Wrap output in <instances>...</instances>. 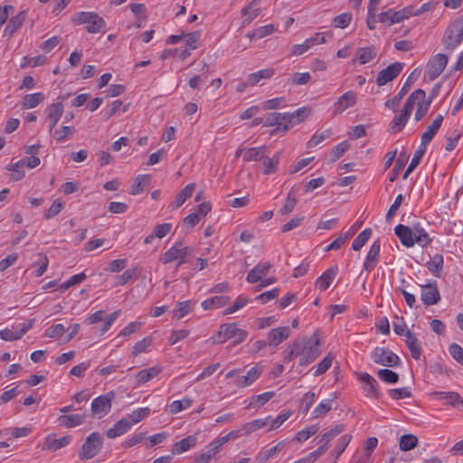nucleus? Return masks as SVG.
<instances>
[{
    "label": "nucleus",
    "mask_w": 463,
    "mask_h": 463,
    "mask_svg": "<svg viewBox=\"0 0 463 463\" xmlns=\"http://www.w3.org/2000/svg\"><path fill=\"white\" fill-rule=\"evenodd\" d=\"M298 351L299 359V365L305 366L311 364L320 354L319 351V339L317 335H313L310 339H300L294 342Z\"/></svg>",
    "instance_id": "obj_1"
},
{
    "label": "nucleus",
    "mask_w": 463,
    "mask_h": 463,
    "mask_svg": "<svg viewBox=\"0 0 463 463\" xmlns=\"http://www.w3.org/2000/svg\"><path fill=\"white\" fill-rule=\"evenodd\" d=\"M463 41V15L458 17L446 29L441 43L446 51L453 52Z\"/></svg>",
    "instance_id": "obj_2"
},
{
    "label": "nucleus",
    "mask_w": 463,
    "mask_h": 463,
    "mask_svg": "<svg viewBox=\"0 0 463 463\" xmlns=\"http://www.w3.org/2000/svg\"><path fill=\"white\" fill-rule=\"evenodd\" d=\"M247 336L248 332L238 327L237 324H223L219 328L217 338H213V343L223 344L230 339H233L232 345L234 346L243 342Z\"/></svg>",
    "instance_id": "obj_3"
},
{
    "label": "nucleus",
    "mask_w": 463,
    "mask_h": 463,
    "mask_svg": "<svg viewBox=\"0 0 463 463\" xmlns=\"http://www.w3.org/2000/svg\"><path fill=\"white\" fill-rule=\"evenodd\" d=\"M192 248L183 246L181 241H177L160 257V261L163 264H168L177 260V266H180L187 262V257L192 254Z\"/></svg>",
    "instance_id": "obj_4"
},
{
    "label": "nucleus",
    "mask_w": 463,
    "mask_h": 463,
    "mask_svg": "<svg viewBox=\"0 0 463 463\" xmlns=\"http://www.w3.org/2000/svg\"><path fill=\"white\" fill-rule=\"evenodd\" d=\"M103 445V437L99 432H92L85 439L79 452L80 460H87L98 455Z\"/></svg>",
    "instance_id": "obj_5"
},
{
    "label": "nucleus",
    "mask_w": 463,
    "mask_h": 463,
    "mask_svg": "<svg viewBox=\"0 0 463 463\" xmlns=\"http://www.w3.org/2000/svg\"><path fill=\"white\" fill-rule=\"evenodd\" d=\"M371 358L375 364L386 367H395L401 363L397 354L384 347H375L371 354Z\"/></svg>",
    "instance_id": "obj_6"
},
{
    "label": "nucleus",
    "mask_w": 463,
    "mask_h": 463,
    "mask_svg": "<svg viewBox=\"0 0 463 463\" xmlns=\"http://www.w3.org/2000/svg\"><path fill=\"white\" fill-rule=\"evenodd\" d=\"M449 58L446 54L438 53L433 56L426 65L425 79L432 81L437 79L448 64Z\"/></svg>",
    "instance_id": "obj_7"
},
{
    "label": "nucleus",
    "mask_w": 463,
    "mask_h": 463,
    "mask_svg": "<svg viewBox=\"0 0 463 463\" xmlns=\"http://www.w3.org/2000/svg\"><path fill=\"white\" fill-rule=\"evenodd\" d=\"M115 398L114 392H109L104 395L95 398L91 402V412L101 418L108 414L111 409V402Z\"/></svg>",
    "instance_id": "obj_8"
},
{
    "label": "nucleus",
    "mask_w": 463,
    "mask_h": 463,
    "mask_svg": "<svg viewBox=\"0 0 463 463\" xmlns=\"http://www.w3.org/2000/svg\"><path fill=\"white\" fill-rule=\"evenodd\" d=\"M403 67L404 63L396 61L380 71L375 80L377 85L383 86L394 80L402 72Z\"/></svg>",
    "instance_id": "obj_9"
},
{
    "label": "nucleus",
    "mask_w": 463,
    "mask_h": 463,
    "mask_svg": "<svg viewBox=\"0 0 463 463\" xmlns=\"http://www.w3.org/2000/svg\"><path fill=\"white\" fill-rule=\"evenodd\" d=\"M417 78V70H414L407 78L406 81L403 83L402 87L401 88L400 91L395 95L393 98L389 99L385 101L384 105L386 108L390 109L395 110V108H397L403 97L408 93L409 90L411 87V84Z\"/></svg>",
    "instance_id": "obj_10"
},
{
    "label": "nucleus",
    "mask_w": 463,
    "mask_h": 463,
    "mask_svg": "<svg viewBox=\"0 0 463 463\" xmlns=\"http://www.w3.org/2000/svg\"><path fill=\"white\" fill-rule=\"evenodd\" d=\"M291 330L288 326H279L271 329L267 335L268 345L271 347L278 346L280 343L289 337Z\"/></svg>",
    "instance_id": "obj_11"
},
{
    "label": "nucleus",
    "mask_w": 463,
    "mask_h": 463,
    "mask_svg": "<svg viewBox=\"0 0 463 463\" xmlns=\"http://www.w3.org/2000/svg\"><path fill=\"white\" fill-rule=\"evenodd\" d=\"M394 233L401 241V243L411 248L415 244V238L413 233V228L403 224H398L394 228Z\"/></svg>",
    "instance_id": "obj_12"
},
{
    "label": "nucleus",
    "mask_w": 463,
    "mask_h": 463,
    "mask_svg": "<svg viewBox=\"0 0 463 463\" xmlns=\"http://www.w3.org/2000/svg\"><path fill=\"white\" fill-rule=\"evenodd\" d=\"M420 298L422 302L427 306H431L439 302L440 297L436 281L422 287Z\"/></svg>",
    "instance_id": "obj_13"
},
{
    "label": "nucleus",
    "mask_w": 463,
    "mask_h": 463,
    "mask_svg": "<svg viewBox=\"0 0 463 463\" xmlns=\"http://www.w3.org/2000/svg\"><path fill=\"white\" fill-rule=\"evenodd\" d=\"M357 94L353 90H348L338 98L337 101L334 104L335 114H341L346 109L354 106L356 102Z\"/></svg>",
    "instance_id": "obj_14"
},
{
    "label": "nucleus",
    "mask_w": 463,
    "mask_h": 463,
    "mask_svg": "<svg viewBox=\"0 0 463 463\" xmlns=\"http://www.w3.org/2000/svg\"><path fill=\"white\" fill-rule=\"evenodd\" d=\"M380 250H381V241L380 239L375 240L370 247V250L367 253L364 263V269L369 272L371 271L378 263L380 257Z\"/></svg>",
    "instance_id": "obj_15"
},
{
    "label": "nucleus",
    "mask_w": 463,
    "mask_h": 463,
    "mask_svg": "<svg viewBox=\"0 0 463 463\" xmlns=\"http://www.w3.org/2000/svg\"><path fill=\"white\" fill-rule=\"evenodd\" d=\"M264 125L267 127L277 126L278 131L286 132L288 130L286 113L272 112L265 118Z\"/></svg>",
    "instance_id": "obj_16"
},
{
    "label": "nucleus",
    "mask_w": 463,
    "mask_h": 463,
    "mask_svg": "<svg viewBox=\"0 0 463 463\" xmlns=\"http://www.w3.org/2000/svg\"><path fill=\"white\" fill-rule=\"evenodd\" d=\"M270 269L271 264L269 261L258 263L249 271L246 277L247 282L253 284L261 280L269 272Z\"/></svg>",
    "instance_id": "obj_17"
},
{
    "label": "nucleus",
    "mask_w": 463,
    "mask_h": 463,
    "mask_svg": "<svg viewBox=\"0 0 463 463\" xmlns=\"http://www.w3.org/2000/svg\"><path fill=\"white\" fill-rule=\"evenodd\" d=\"M259 0H252L247 6L243 7L241 11L243 19L241 21V27L249 25L261 12L258 6Z\"/></svg>",
    "instance_id": "obj_18"
},
{
    "label": "nucleus",
    "mask_w": 463,
    "mask_h": 463,
    "mask_svg": "<svg viewBox=\"0 0 463 463\" xmlns=\"http://www.w3.org/2000/svg\"><path fill=\"white\" fill-rule=\"evenodd\" d=\"M47 122H48V128L49 131L52 132L58 121L60 120L61 117L63 113V105L61 102H56L51 104L47 108Z\"/></svg>",
    "instance_id": "obj_19"
},
{
    "label": "nucleus",
    "mask_w": 463,
    "mask_h": 463,
    "mask_svg": "<svg viewBox=\"0 0 463 463\" xmlns=\"http://www.w3.org/2000/svg\"><path fill=\"white\" fill-rule=\"evenodd\" d=\"M405 337H406L405 343H406L408 349L411 352V357L415 360H419L420 358V355L422 353V348L419 343L418 338L410 330H406Z\"/></svg>",
    "instance_id": "obj_20"
},
{
    "label": "nucleus",
    "mask_w": 463,
    "mask_h": 463,
    "mask_svg": "<svg viewBox=\"0 0 463 463\" xmlns=\"http://www.w3.org/2000/svg\"><path fill=\"white\" fill-rule=\"evenodd\" d=\"M337 267L327 269L320 277L317 279L316 287L320 290H326L335 279Z\"/></svg>",
    "instance_id": "obj_21"
},
{
    "label": "nucleus",
    "mask_w": 463,
    "mask_h": 463,
    "mask_svg": "<svg viewBox=\"0 0 463 463\" xmlns=\"http://www.w3.org/2000/svg\"><path fill=\"white\" fill-rule=\"evenodd\" d=\"M71 439V436L70 435L63 436L60 439H55L52 436H48L43 443V449L56 451L69 445Z\"/></svg>",
    "instance_id": "obj_22"
},
{
    "label": "nucleus",
    "mask_w": 463,
    "mask_h": 463,
    "mask_svg": "<svg viewBox=\"0 0 463 463\" xmlns=\"http://www.w3.org/2000/svg\"><path fill=\"white\" fill-rule=\"evenodd\" d=\"M404 12H397L392 9H389L386 12H383L378 14V22L380 23H389V25H392L397 23L402 22L404 19L408 18V14H404Z\"/></svg>",
    "instance_id": "obj_23"
},
{
    "label": "nucleus",
    "mask_w": 463,
    "mask_h": 463,
    "mask_svg": "<svg viewBox=\"0 0 463 463\" xmlns=\"http://www.w3.org/2000/svg\"><path fill=\"white\" fill-rule=\"evenodd\" d=\"M436 399L445 400L448 404L458 407L463 406V399L456 392H435L431 393Z\"/></svg>",
    "instance_id": "obj_24"
},
{
    "label": "nucleus",
    "mask_w": 463,
    "mask_h": 463,
    "mask_svg": "<svg viewBox=\"0 0 463 463\" xmlns=\"http://www.w3.org/2000/svg\"><path fill=\"white\" fill-rule=\"evenodd\" d=\"M132 426V422L128 419L123 418L119 420L114 426L108 430L107 437L115 439L126 433Z\"/></svg>",
    "instance_id": "obj_25"
},
{
    "label": "nucleus",
    "mask_w": 463,
    "mask_h": 463,
    "mask_svg": "<svg viewBox=\"0 0 463 463\" xmlns=\"http://www.w3.org/2000/svg\"><path fill=\"white\" fill-rule=\"evenodd\" d=\"M443 121L442 115L437 116L433 122L428 127L427 130L421 135L420 142L422 145H428L437 134Z\"/></svg>",
    "instance_id": "obj_26"
},
{
    "label": "nucleus",
    "mask_w": 463,
    "mask_h": 463,
    "mask_svg": "<svg viewBox=\"0 0 463 463\" xmlns=\"http://www.w3.org/2000/svg\"><path fill=\"white\" fill-rule=\"evenodd\" d=\"M27 13L25 10L19 12L16 15L13 16L5 28V34L12 35L15 33L25 21Z\"/></svg>",
    "instance_id": "obj_27"
},
{
    "label": "nucleus",
    "mask_w": 463,
    "mask_h": 463,
    "mask_svg": "<svg viewBox=\"0 0 463 463\" xmlns=\"http://www.w3.org/2000/svg\"><path fill=\"white\" fill-rule=\"evenodd\" d=\"M310 114V109L307 107L300 108L293 113H286L288 128L296 124L303 122Z\"/></svg>",
    "instance_id": "obj_28"
},
{
    "label": "nucleus",
    "mask_w": 463,
    "mask_h": 463,
    "mask_svg": "<svg viewBox=\"0 0 463 463\" xmlns=\"http://www.w3.org/2000/svg\"><path fill=\"white\" fill-rule=\"evenodd\" d=\"M86 419V414H70L61 415L59 417L58 421L61 425L66 428H73L81 425Z\"/></svg>",
    "instance_id": "obj_29"
},
{
    "label": "nucleus",
    "mask_w": 463,
    "mask_h": 463,
    "mask_svg": "<svg viewBox=\"0 0 463 463\" xmlns=\"http://www.w3.org/2000/svg\"><path fill=\"white\" fill-rule=\"evenodd\" d=\"M197 438L194 435L187 436L177 441L172 449L173 454H181L189 450L196 445Z\"/></svg>",
    "instance_id": "obj_30"
},
{
    "label": "nucleus",
    "mask_w": 463,
    "mask_h": 463,
    "mask_svg": "<svg viewBox=\"0 0 463 463\" xmlns=\"http://www.w3.org/2000/svg\"><path fill=\"white\" fill-rule=\"evenodd\" d=\"M413 233L415 238V243H418L421 247H427L432 241L428 232L421 227L420 223L412 225Z\"/></svg>",
    "instance_id": "obj_31"
},
{
    "label": "nucleus",
    "mask_w": 463,
    "mask_h": 463,
    "mask_svg": "<svg viewBox=\"0 0 463 463\" xmlns=\"http://www.w3.org/2000/svg\"><path fill=\"white\" fill-rule=\"evenodd\" d=\"M270 420H271V416H267L266 418L254 420L252 421L245 423L242 426V430L244 431V435H250L258 430H260L266 426H269Z\"/></svg>",
    "instance_id": "obj_32"
},
{
    "label": "nucleus",
    "mask_w": 463,
    "mask_h": 463,
    "mask_svg": "<svg viewBox=\"0 0 463 463\" xmlns=\"http://www.w3.org/2000/svg\"><path fill=\"white\" fill-rule=\"evenodd\" d=\"M151 181V176L149 175H139L134 180L130 187L129 194L132 195H137L141 194L145 186H146Z\"/></svg>",
    "instance_id": "obj_33"
},
{
    "label": "nucleus",
    "mask_w": 463,
    "mask_h": 463,
    "mask_svg": "<svg viewBox=\"0 0 463 463\" xmlns=\"http://www.w3.org/2000/svg\"><path fill=\"white\" fill-rule=\"evenodd\" d=\"M377 55L375 47L358 48L355 53L356 59L360 64H365L373 61Z\"/></svg>",
    "instance_id": "obj_34"
},
{
    "label": "nucleus",
    "mask_w": 463,
    "mask_h": 463,
    "mask_svg": "<svg viewBox=\"0 0 463 463\" xmlns=\"http://www.w3.org/2000/svg\"><path fill=\"white\" fill-rule=\"evenodd\" d=\"M275 73V71L271 68L260 70L259 71L250 73L248 75V83L250 86H255L260 83L262 80L270 79Z\"/></svg>",
    "instance_id": "obj_35"
},
{
    "label": "nucleus",
    "mask_w": 463,
    "mask_h": 463,
    "mask_svg": "<svg viewBox=\"0 0 463 463\" xmlns=\"http://www.w3.org/2000/svg\"><path fill=\"white\" fill-rule=\"evenodd\" d=\"M229 300L230 298L227 296H215L203 301L202 307L204 310L219 308L224 307L229 302Z\"/></svg>",
    "instance_id": "obj_36"
},
{
    "label": "nucleus",
    "mask_w": 463,
    "mask_h": 463,
    "mask_svg": "<svg viewBox=\"0 0 463 463\" xmlns=\"http://www.w3.org/2000/svg\"><path fill=\"white\" fill-rule=\"evenodd\" d=\"M260 371L257 367L250 369L246 375L239 377L235 383L238 387H246L250 385L255 380L259 378Z\"/></svg>",
    "instance_id": "obj_37"
},
{
    "label": "nucleus",
    "mask_w": 463,
    "mask_h": 463,
    "mask_svg": "<svg viewBox=\"0 0 463 463\" xmlns=\"http://www.w3.org/2000/svg\"><path fill=\"white\" fill-rule=\"evenodd\" d=\"M285 446V441H279L274 447L260 451L256 456V461L259 463H264L272 458L277 452L280 451Z\"/></svg>",
    "instance_id": "obj_38"
},
{
    "label": "nucleus",
    "mask_w": 463,
    "mask_h": 463,
    "mask_svg": "<svg viewBox=\"0 0 463 463\" xmlns=\"http://www.w3.org/2000/svg\"><path fill=\"white\" fill-rule=\"evenodd\" d=\"M44 98V94L42 92L27 94L23 99L22 107L26 109L35 108L43 101Z\"/></svg>",
    "instance_id": "obj_39"
},
{
    "label": "nucleus",
    "mask_w": 463,
    "mask_h": 463,
    "mask_svg": "<svg viewBox=\"0 0 463 463\" xmlns=\"http://www.w3.org/2000/svg\"><path fill=\"white\" fill-rule=\"evenodd\" d=\"M161 372L160 368L156 366H152L147 369H143L137 373L136 375V380L138 384L145 383L154 377L157 376Z\"/></svg>",
    "instance_id": "obj_40"
},
{
    "label": "nucleus",
    "mask_w": 463,
    "mask_h": 463,
    "mask_svg": "<svg viewBox=\"0 0 463 463\" xmlns=\"http://www.w3.org/2000/svg\"><path fill=\"white\" fill-rule=\"evenodd\" d=\"M195 188L194 184H189L183 188L175 196L173 204L175 208L180 207L187 198L191 197Z\"/></svg>",
    "instance_id": "obj_41"
},
{
    "label": "nucleus",
    "mask_w": 463,
    "mask_h": 463,
    "mask_svg": "<svg viewBox=\"0 0 463 463\" xmlns=\"http://www.w3.org/2000/svg\"><path fill=\"white\" fill-rule=\"evenodd\" d=\"M444 259L441 254H436L426 263L427 269L436 277H439V273L443 268Z\"/></svg>",
    "instance_id": "obj_42"
},
{
    "label": "nucleus",
    "mask_w": 463,
    "mask_h": 463,
    "mask_svg": "<svg viewBox=\"0 0 463 463\" xmlns=\"http://www.w3.org/2000/svg\"><path fill=\"white\" fill-rule=\"evenodd\" d=\"M262 165H263V174L264 175H270L277 171V166L279 162V153L275 155L273 157H269L264 155V158H262Z\"/></svg>",
    "instance_id": "obj_43"
},
{
    "label": "nucleus",
    "mask_w": 463,
    "mask_h": 463,
    "mask_svg": "<svg viewBox=\"0 0 463 463\" xmlns=\"http://www.w3.org/2000/svg\"><path fill=\"white\" fill-rule=\"evenodd\" d=\"M265 151L264 146L248 148L244 152V161H261L264 158Z\"/></svg>",
    "instance_id": "obj_44"
},
{
    "label": "nucleus",
    "mask_w": 463,
    "mask_h": 463,
    "mask_svg": "<svg viewBox=\"0 0 463 463\" xmlns=\"http://www.w3.org/2000/svg\"><path fill=\"white\" fill-rule=\"evenodd\" d=\"M409 118L410 116H408L406 113L401 112L399 115L395 116L393 119L391 121L390 131L393 133H398L402 131Z\"/></svg>",
    "instance_id": "obj_45"
},
{
    "label": "nucleus",
    "mask_w": 463,
    "mask_h": 463,
    "mask_svg": "<svg viewBox=\"0 0 463 463\" xmlns=\"http://www.w3.org/2000/svg\"><path fill=\"white\" fill-rule=\"evenodd\" d=\"M105 20L98 14L96 18L92 19L91 23L86 25L85 30L89 33H99L105 32Z\"/></svg>",
    "instance_id": "obj_46"
},
{
    "label": "nucleus",
    "mask_w": 463,
    "mask_h": 463,
    "mask_svg": "<svg viewBox=\"0 0 463 463\" xmlns=\"http://www.w3.org/2000/svg\"><path fill=\"white\" fill-rule=\"evenodd\" d=\"M372 229L366 228L354 240L352 249L355 251L360 250L362 247L369 241L372 236Z\"/></svg>",
    "instance_id": "obj_47"
},
{
    "label": "nucleus",
    "mask_w": 463,
    "mask_h": 463,
    "mask_svg": "<svg viewBox=\"0 0 463 463\" xmlns=\"http://www.w3.org/2000/svg\"><path fill=\"white\" fill-rule=\"evenodd\" d=\"M98 15L95 12H79L76 13L72 17L71 21L74 24H89L91 23L92 19L96 18Z\"/></svg>",
    "instance_id": "obj_48"
},
{
    "label": "nucleus",
    "mask_w": 463,
    "mask_h": 463,
    "mask_svg": "<svg viewBox=\"0 0 463 463\" xmlns=\"http://www.w3.org/2000/svg\"><path fill=\"white\" fill-rule=\"evenodd\" d=\"M407 163V156L406 152H402L398 157V159L395 162L394 167L392 168L389 180L390 182H394L400 172L404 168L405 165Z\"/></svg>",
    "instance_id": "obj_49"
},
{
    "label": "nucleus",
    "mask_w": 463,
    "mask_h": 463,
    "mask_svg": "<svg viewBox=\"0 0 463 463\" xmlns=\"http://www.w3.org/2000/svg\"><path fill=\"white\" fill-rule=\"evenodd\" d=\"M418 444V439L412 434H404L400 438V449L408 451L414 449Z\"/></svg>",
    "instance_id": "obj_50"
},
{
    "label": "nucleus",
    "mask_w": 463,
    "mask_h": 463,
    "mask_svg": "<svg viewBox=\"0 0 463 463\" xmlns=\"http://www.w3.org/2000/svg\"><path fill=\"white\" fill-rule=\"evenodd\" d=\"M275 395L274 392H267L260 395L253 396L247 408L260 407L268 402Z\"/></svg>",
    "instance_id": "obj_51"
},
{
    "label": "nucleus",
    "mask_w": 463,
    "mask_h": 463,
    "mask_svg": "<svg viewBox=\"0 0 463 463\" xmlns=\"http://www.w3.org/2000/svg\"><path fill=\"white\" fill-rule=\"evenodd\" d=\"M351 439H352V435H350V434H345L338 439L335 449L333 451V454L335 456L334 463H335L336 459L345 451V448L348 446Z\"/></svg>",
    "instance_id": "obj_52"
},
{
    "label": "nucleus",
    "mask_w": 463,
    "mask_h": 463,
    "mask_svg": "<svg viewBox=\"0 0 463 463\" xmlns=\"http://www.w3.org/2000/svg\"><path fill=\"white\" fill-rule=\"evenodd\" d=\"M377 376L386 383L393 384L399 381V374L390 369H380L377 372Z\"/></svg>",
    "instance_id": "obj_53"
},
{
    "label": "nucleus",
    "mask_w": 463,
    "mask_h": 463,
    "mask_svg": "<svg viewBox=\"0 0 463 463\" xmlns=\"http://www.w3.org/2000/svg\"><path fill=\"white\" fill-rule=\"evenodd\" d=\"M191 309L190 301L178 302L173 310L174 317L176 319H181L186 316L191 311Z\"/></svg>",
    "instance_id": "obj_54"
},
{
    "label": "nucleus",
    "mask_w": 463,
    "mask_h": 463,
    "mask_svg": "<svg viewBox=\"0 0 463 463\" xmlns=\"http://www.w3.org/2000/svg\"><path fill=\"white\" fill-rule=\"evenodd\" d=\"M193 403V400L190 398H184L183 400L179 401H174L170 404V412L173 414H176L180 411H182L184 409L189 408Z\"/></svg>",
    "instance_id": "obj_55"
},
{
    "label": "nucleus",
    "mask_w": 463,
    "mask_h": 463,
    "mask_svg": "<svg viewBox=\"0 0 463 463\" xmlns=\"http://www.w3.org/2000/svg\"><path fill=\"white\" fill-rule=\"evenodd\" d=\"M75 132L74 128L69 126H62L59 129H56L52 136L56 141H63L68 137H71Z\"/></svg>",
    "instance_id": "obj_56"
},
{
    "label": "nucleus",
    "mask_w": 463,
    "mask_h": 463,
    "mask_svg": "<svg viewBox=\"0 0 463 463\" xmlns=\"http://www.w3.org/2000/svg\"><path fill=\"white\" fill-rule=\"evenodd\" d=\"M333 400H327L326 402H320L312 411L314 418L324 417L332 409Z\"/></svg>",
    "instance_id": "obj_57"
},
{
    "label": "nucleus",
    "mask_w": 463,
    "mask_h": 463,
    "mask_svg": "<svg viewBox=\"0 0 463 463\" xmlns=\"http://www.w3.org/2000/svg\"><path fill=\"white\" fill-rule=\"evenodd\" d=\"M345 430V426L344 424L335 425L326 432H325L322 436L320 441H326L329 443L333 439H335L337 435L341 434Z\"/></svg>",
    "instance_id": "obj_58"
},
{
    "label": "nucleus",
    "mask_w": 463,
    "mask_h": 463,
    "mask_svg": "<svg viewBox=\"0 0 463 463\" xmlns=\"http://www.w3.org/2000/svg\"><path fill=\"white\" fill-rule=\"evenodd\" d=\"M352 20V14L350 13H343L333 19V24L337 28H346Z\"/></svg>",
    "instance_id": "obj_59"
},
{
    "label": "nucleus",
    "mask_w": 463,
    "mask_h": 463,
    "mask_svg": "<svg viewBox=\"0 0 463 463\" xmlns=\"http://www.w3.org/2000/svg\"><path fill=\"white\" fill-rule=\"evenodd\" d=\"M219 450L215 449L211 443L208 445V449L206 452L200 454L195 458V463H208L214 457Z\"/></svg>",
    "instance_id": "obj_60"
},
{
    "label": "nucleus",
    "mask_w": 463,
    "mask_h": 463,
    "mask_svg": "<svg viewBox=\"0 0 463 463\" xmlns=\"http://www.w3.org/2000/svg\"><path fill=\"white\" fill-rule=\"evenodd\" d=\"M331 364L332 357L328 354L315 367V371L313 373L314 376L325 373L330 368Z\"/></svg>",
    "instance_id": "obj_61"
},
{
    "label": "nucleus",
    "mask_w": 463,
    "mask_h": 463,
    "mask_svg": "<svg viewBox=\"0 0 463 463\" xmlns=\"http://www.w3.org/2000/svg\"><path fill=\"white\" fill-rule=\"evenodd\" d=\"M388 393L393 400L405 399L411 396V392L408 387L391 389Z\"/></svg>",
    "instance_id": "obj_62"
},
{
    "label": "nucleus",
    "mask_w": 463,
    "mask_h": 463,
    "mask_svg": "<svg viewBox=\"0 0 463 463\" xmlns=\"http://www.w3.org/2000/svg\"><path fill=\"white\" fill-rule=\"evenodd\" d=\"M311 80L309 72L298 73L295 72L290 77V81L293 85H306Z\"/></svg>",
    "instance_id": "obj_63"
},
{
    "label": "nucleus",
    "mask_w": 463,
    "mask_h": 463,
    "mask_svg": "<svg viewBox=\"0 0 463 463\" xmlns=\"http://www.w3.org/2000/svg\"><path fill=\"white\" fill-rule=\"evenodd\" d=\"M449 352L454 360L463 365V348L459 345L455 343L449 345Z\"/></svg>",
    "instance_id": "obj_64"
}]
</instances>
